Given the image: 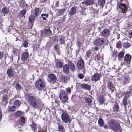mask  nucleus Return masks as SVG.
Masks as SVG:
<instances>
[{
	"instance_id": "864d4df0",
	"label": "nucleus",
	"mask_w": 132,
	"mask_h": 132,
	"mask_svg": "<svg viewBox=\"0 0 132 132\" xmlns=\"http://www.w3.org/2000/svg\"><path fill=\"white\" fill-rule=\"evenodd\" d=\"M86 9L85 8L82 9L80 11V14L82 15H86V14L85 11Z\"/></svg>"
},
{
	"instance_id": "58836bf2",
	"label": "nucleus",
	"mask_w": 132,
	"mask_h": 132,
	"mask_svg": "<svg viewBox=\"0 0 132 132\" xmlns=\"http://www.w3.org/2000/svg\"><path fill=\"white\" fill-rule=\"evenodd\" d=\"M86 102L88 103V104L91 105L92 103V99L89 97L86 98L85 100Z\"/></svg>"
},
{
	"instance_id": "4be33fe9",
	"label": "nucleus",
	"mask_w": 132,
	"mask_h": 132,
	"mask_svg": "<svg viewBox=\"0 0 132 132\" xmlns=\"http://www.w3.org/2000/svg\"><path fill=\"white\" fill-rule=\"evenodd\" d=\"M66 9L65 8L62 9L61 10H59L56 13L57 16H59L62 15L66 11Z\"/></svg>"
},
{
	"instance_id": "5701e85b",
	"label": "nucleus",
	"mask_w": 132,
	"mask_h": 132,
	"mask_svg": "<svg viewBox=\"0 0 132 132\" xmlns=\"http://www.w3.org/2000/svg\"><path fill=\"white\" fill-rule=\"evenodd\" d=\"M26 11L23 10H21L19 14V16L20 18H22L26 13Z\"/></svg>"
},
{
	"instance_id": "72a5a7b5",
	"label": "nucleus",
	"mask_w": 132,
	"mask_h": 132,
	"mask_svg": "<svg viewBox=\"0 0 132 132\" xmlns=\"http://www.w3.org/2000/svg\"><path fill=\"white\" fill-rule=\"evenodd\" d=\"M28 40H26L23 42L22 43V45L25 48H27L28 47Z\"/></svg>"
},
{
	"instance_id": "13d9d810",
	"label": "nucleus",
	"mask_w": 132,
	"mask_h": 132,
	"mask_svg": "<svg viewBox=\"0 0 132 132\" xmlns=\"http://www.w3.org/2000/svg\"><path fill=\"white\" fill-rule=\"evenodd\" d=\"M65 89L68 93H71V91L70 87H68L67 88H65Z\"/></svg>"
},
{
	"instance_id": "0eeeda50",
	"label": "nucleus",
	"mask_w": 132,
	"mask_h": 132,
	"mask_svg": "<svg viewBox=\"0 0 132 132\" xmlns=\"http://www.w3.org/2000/svg\"><path fill=\"white\" fill-rule=\"evenodd\" d=\"M61 118L63 121L66 123L70 122V119L68 114L65 113H63L61 114Z\"/></svg>"
},
{
	"instance_id": "c03bdc74",
	"label": "nucleus",
	"mask_w": 132,
	"mask_h": 132,
	"mask_svg": "<svg viewBox=\"0 0 132 132\" xmlns=\"http://www.w3.org/2000/svg\"><path fill=\"white\" fill-rule=\"evenodd\" d=\"M56 65L57 68H61L63 66L62 63L60 62H57L56 64Z\"/></svg>"
},
{
	"instance_id": "393cba45",
	"label": "nucleus",
	"mask_w": 132,
	"mask_h": 132,
	"mask_svg": "<svg viewBox=\"0 0 132 132\" xmlns=\"http://www.w3.org/2000/svg\"><path fill=\"white\" fill-rule=\"evenodd\" d=\"M68 65L70 67V69L72 71L75 70V66L74 64L71 62H69L68 63Z\"/></svg>"
},
{
	"instance_id": "9b49d317",
	"label": "nucleus",
	"mask_w": 132,
	"mask_h": 132,
	"mask_svg": "<svg viewBox=\"0 0 132 132\" xmlns=\"http://www.w3.org/2000/svg\"><path fill=\"white\" fill-rule=\"evenodd\" d=\"M77 65L79 69H82L84 67V63L83 61L81 60L78 61Z\"/></svg>"
},
{
	"instance_id": "7ed1b4c3",
	"label": "nucleus",
	"mask_w": 132,
	"mask_h": 132,
	"mask_svg": "<svg viewBox=\"0 0 132 132\" xmlns=\"http://www.w3.org/2000/svg\"><path fill=\"white\" fill-rule=\"evenodd\" d=\"M108 125L109 126V128L113 131H118L120 128V126L119 123L113 120H111L109 121Z\"/></svg>"
},
{
	"instance_id": "09e8293b",
	"label": "nucleus",
	"mask_w": 132,
	"mask_h": 132,
	"mask_svg": "<svg viewBox=\"0 0 132 132\" xmlns=\"http://www.w3.org/2000/svg\"><path fill=\"white\" fill-rule=\"evenodd\" d=\"M14 103L15 105L19 106L21 104V102L20 101L17 100L15 101Z\"/></svg>"
},
{
	"instance_id": "4c0bfd02",
	"label": "nucleus",
	"mask_w": 132,
	"mask_h": 132,
	"mask_svg": "<svg viewBox=\"0 0 132 132\" xmlns=\"http://www.w3.org/2000/svg\"><path fill=\"white\" fill-rule=\"evenodd\" d=\"M36 16L34 15H31L29 17V22L31 23L33 22L35 20Z\"/></svg>"
},
{
	"instance_id": "2eb2a0df",
	"label": "nucleus",
	"mask_w": 132,
	"mask_h": 132,
	"mask_svg": "<svg viewBox=\"0 0 132 132\" xmlns=\"http://www.w3.org/2000/svg\"><path fill=\"white\" fill-rule=\"evenodd\" d=\"M29 56L28 53L25 52L23 53L21 56V59L22 61H24L27 60Z\"/></svg>"
},
{
	"instance_id": "6ab92c4d",
	"label": "nucleus",
	"mask_w": 132,
	"mask_h": 132,
	"mask_svg": "<svg viewBox=\"0 0 132 132\" xmlns=\"http://www.w3.org/2000/svg\"><path fill=\"white\" fill-rule=\"evenodd\" d=\"M93 3V0H85L81 3L82 4H85L87 5H91Z\"/></svg>"
},
{
	"instance_id": "f03ea898",
	"label": "nucleus",
	"mask_w": 132,
	"mask_h": 132,
	"mask_svg": "<svg viewBox=\"0 0 132 132\" xmlns=\"http://www.w3.org/2000/svg\"><path fill=\"white\" fill-rule=\"evenodd\" d=\"M36 88L39 91H42L46 87V83L43 80L40 79L35 81Z\"/></svg>"
},
{
	"instance_id": "603ef678",
	"label": "nucleus",
	"mask_w": 132,
	"mask_h": 132,
	"mask_svg": "<svg viewBox=\"0 0 132 132\" xmlns=\"http://www.w3.org/2000/svg\"><path fill=\"white\" fill-rule=\"evenodd\" d=\"M41 16L44 20H45L46 18L48 16V15L47 14H42Z\"/></svg>"
},
{
	"instance_id": "3c124183",
	"label": "nucleus",
	"mask_w": 132,
	"mask_h": 132,
	"mask_svg": "<svg viewBox=\"0 0 132 132\" xmlns=\"http://www.w3.org/2000/svg\"><path fill=\"white\" fill-rule=\"evenodd\" d=\"M122 45L120 41H119L117 42L116 43V47L118 48H120L121 47Z\"/></svg>"
},
{
	"instance_id": "c85d7f7f",
	"label": "nucleus",
	"mask_w": 132,
	"mask_h": 132,
	"mask_svg": "<svg viewBox=\"0 0 132 132\" xmlns=\"http://www.w3.org/2000/svg\"><path fill=\"white\" fill-rule=\"evenodd\" d=\"M129 81V77L128 76H125L124 77L123 79V84L125 85Z\"/></svg>"
},
{
	"instance_id": "69168bd1",
	"label": "nucleus",
	"mask_w": 132,
	"mask_h": 132,
	"mask_svg": "<svg viewBox=\"0 0 132 132\" xmlns=\"http://www.w3.org/2000/svg\"><path fill=\"white\" fill-rule=\"evenodd\" d=\"M104 128H105V129H107L108 128V126L106 125H105L104 126Z\"/></svg>"
},
{
	"instance_id": "a19ab883",
	"label": "nucleus",
	"mask_w": 132,
	"mask_h": 132,
	"mask_svg": "<svg viewBox=\"0 0 132 132\" xmlns=\"http://www.w3.org/2000/svg\"><path fill=\"white\" fill-rule=\"evenodd\" d=\"M128 98L126 97H124L122 100V104L124 106V107H125L127 103Z\"/></svg>"
},
{
	"instance_id": "37998d69",
	"label": "nucleus",
	"mask_w": 132,
	"mask_h": 132,
	"mask_svg": "<svg viewBox=\"0 0 132 132\" xmlns=\"http://www.w3.org/2000/svg\"><path fill=\"white\" fill-rule=\"evenodd\" d=\"M108 86L109 89L111 90L112 89L113 87V84H112L111 82L110 81H109L108 83Z\"/></svg>"
},
{
	"instance_id": "e2e57ef3",
	"label": "nucleus",
	"mask_w": 132,
	"mask_h": 132,
	"mask_svg": "<svg viewBox=\"0 0 132 132\" xmlns=\"http://www.w3.org/2000/svg\"><path fill=\"white\" fill-rule=\"evenodd\" d=\"M54 48L56 49H58L59 48V46L58 45H55L54 46Z\"/></svg>"
},
{
	"instance_id": "a18cd8bd",
	"label": "nucleus",
	"mask_w": 132,
	"mask_h": 132,
	"mask_svg": "<svg viewBox=\"0 0 132 132\" xmlns=\"http://www.w3.org/2000/svg\"><path fill=\"white\" fill-rule=\"evenodd\" d=\"M15 88L17 90L20 91L21 90L22 87L19 84H18L15 85Z\"/></svg>"
},
{
	"instance_id": "1a4fd4ad",
	"label": "nucleus",
	"mask_w": 132,
	"mask_h": 132,
	"mask_svg": "<svg viewBox=\"0 0 132 132\" xmlns=\"http://www.w3.org/2000/svg\"><path fill=\"white\" fill-rule=\"evenodd\" d=\"M104 42V39L99 38L97 39L95 42V44L96 46H100L103 44Z\"/></svg>"
},
{
	"instance_id": "ddd939ff",
	"label": "nucleus",
	"mask_w": 132,
	"mask_h": 132,
	"mask_svg": "<svg viewBox=\"0 0 132 132\" xmlns=\"http://www.w3.org/2000/svg\"><path fill=\"white\" fill-rule=\"evenodd\" d=\"M124 61L127 63L130 62L131 60V56L129 54H126L124 57Z\"/></svg>"
},
{
	"instance_id": "f257e3e1",
	"label": "nucleus",
	"mask_w": 132,
	"mask_h": 132,
	"mask_svg": "<svg viewBox=\"0 0 132 132\" xmlns=\"http://www.w3.org/2000/svg\"><path fill=\"white\" fill-rule=\"evenodd\" d=\"M27 102L28 103L36 109L40 108L42 104L39 100L36 98L32 96H30L28 98Z\"/></svg>"
},
{
	"instance_id": "a878e982",
	"label": "nucleus",
	"mask_w": 132,
	"mask_h": 132,
	"mask_svg": "<svg viewBox=\"0 0 132 132\" xmlns=\"http://www.w3.org/2000/svg\"><path fill=\"white\" fill-rule=\"evenodd\" d=\"M45 34L46 36H49L51 34V31L49 29H46L44 30Z\"/></svg>"
},
{
	"instance_id": "473e14b6",
	"label": "nucleus",
	"mask_w": 132,
	"mask_h": 132,
	"mask_svg": "<svg viewBox=\"0 0 132 132\" xmlns=\"http://www.w3.org/2000/svg\"><path fill=\"white\" fill-rule=\"evenodd\" d=\"M2 12L5 15L8 13L9 12V10L6 7H4L2 10Z\"/></svg>"
},
{
	"instance_id": "9d476101",
	"label": "nucleus",
	"mask_w": 132,
	"mask_h": 132,
	"mask_svg": "<svg viewBox=\"0 0 132 132\" xmlns=\"http://www.w3.org/2000/svg\"><path fill=\"white\" fill-rule=\"evenodd\" d=\"M49 80L50 82L53 84L54 82H55L56 80V78L54 75L53 74H50L48 75Z\"/></svg>"
},
{
	"instance_id": "b1692460",
	"label": "nucleus",
	"mask_w": 132,
	"mask_h": 132,
	"mask_svg": "<svg viewBox=\"0 0 132 132\" xmlns=\"http://www.w3.org/2000/svg\"><path fill=\"white\" fill-rule=\"evenodd\" d=\"M61 81L63 83H66L68 81V78L64 76H62L60 78Z\"/></svg>"
},
{
	"instance_id": "e433bc0d",
	"label": "nucleus",
	"mask_w": 132,
	"mask_h": 132,
	"mask_svg": "<svg viewBox=\"0 0 132 132\" xmlns=\"http://www.w3.org/2000/svg\"><path fill=\"white\" fill-rule=\"evenodd\" d=\"M98 124L100 127H102L104 125V122L102 118H99L98 120Z\"/></svg>"
},
{
	"instance_id": "c9c22d12",
	"label": "nucleus",
	"mask_w": 132,
	"mask_h": 132,
	"mask_svg": "<svg viewBox=\"0 0 132 132\" xmlns=\"http://www.w3.org/2000/svg\"><path fill=\"white\" fill-rule=\"evenodd\" d=\"M131 45L128 42L124 43L123 44V47L125 48H129Z\"/></svg>"
},
{
	"instance_id": "774afa93",
	"label": "nucleus",
	"mask_w": 132,
	"mask_h": 132,
	"mask_svg": "<svg viewBox=\"0 0 132 132\" xmlns=\"http://www.w3.org/2000/svg\"><path fill=\"white\" fill-rule=\"evenodd\" d=\"M98 49V48L97 47H95L94 48V50H95L97 51Z\"/></svg>"
},
{
	"instance_id": "aec40b11",
	"label": "nucleus",
	"mask_w": 132,
	"mask_h": 132,
	"mask_svg": "<svg viewBox=\"0 0 132 132\" xmlns=\"http://www.w3.org/2000/svg\"><path fill=\"white\" fill-rule=\"evenodd\" d=\"M81 86L82 88L86 90H89L91 88L89 85L86 84H81Z\"/></svg>"
},
{
	"instance_id": "4468645a",
	"label": "nucleus",
	"mask_w": 132,
	"mask_h": 132,
	"mask_svg": "<svg viewBox=\"0 0 132 132\" xmlns=\"http://www.w3.org/2000/svg\"><path fill=\"white\" fill-rule=\"evenodd\" d=\"M76 7H72L70 10L69 14L71 16L74 15L76 12Z\"/></svg>"
},
{
	"instance_id": "2f4dec72",
	"label": "nucleus",
	"mask_w": 132,
	"mask_h": 132,
	"mask_svg": "<svg viewBox=\"0 0 132 132\" xmlns=\"http://www.w3.org/2000/svg\"><path fill=\"white\" fill-rule=\"evenodd\" d=\"M119 109V106L117 104H115L113 108V111L114 112H117Z\"/></svg>"
},
{
	"instance_id": "39448f33",
	"label": "nucleus",
	"mask_w": 132,
	"mask_h": 132,
	"mask_svg": "<svg viewBox=\"0 0 132 132\" xmlns=\"http://www.w3.org/2000/svg\"><path fill=\"white\" fill-rule=\"evenodd\" d=\"M60 98L61 101L65 103L67 101L68 95L66 92L63 90H61L60 92Z\"/></svg>"
},
{
	"instance_id": "79ce46f5",
	"label": "nucleus",
	"mask_w": 132,
	"mask_h": 132,
	"mask_svg": "<svg viewBox=\"0 0 132 132\" xmlns=\"http://www.w3.org/2000/svg\"><path fill=\"white\" fill-rule=\"evenodd\" d=\"M31 127L33 131L34 132H35V131L37 129L36 125L35 123H32L31 125Z\"/></svg>"
},
{
	"instance_id": "052dcab7",
	"label": "nucleus",
	"mask_w": 132,
	"mask_h": 132,
	"mask_svg": "<svg viewBox=\"0 0 132 132\" xmlns=\"http://www.w3.org/2000/svg\"><path fill=\"white\" fill-rule=\"evenodd\" d=\"M3 56V53L0 52V60L1 59Z\"/></svg>"
},
{
	"instance_id": "cd10ccee",
	"label": "nucleus",
	"mask_w": 132,
	"mask_h": 132,
	"mask_svg": "<svg viewBox=\"0 0 132 132\" xmlns=\"http://www.w3.org/2000/svg\"><path fill=\"white\" fill-rule=\"evenodd\" d=\"M105 2V0H99L98 5L101 7H103L104 5Z\"/></svg>"
},
{
	"instance_id": "8fccbe9b",
	"label": "nucleus",
	"mask_w": 132,
	"mask_h": 132,
	"mask_svg": "<svg viewBox=\"0 0 132 132\" xmlns=\"http://www.w3.org/2000/svg\"><path fill=\"white\" fill-rule=\"evenodd\" d=\"M99 102L101 103H103L104 101V99L103 97H100L99 98Z\"/></svg>"
},
{
	"instance_id": "f8f14e48",
	"label": "nucleus",
	"mask_w": 132,
	"mask_h": 132,
	"mask_svg": "<svg viewBox=\"0 0 132 132\" xmlns=\"http://www.w3.org/2000/svg\"><path fill=\"white\" fill-rule=\"evenodd\" d=\"M101 78L100 74L96 73L92 76V80L93 81L96 82L99 80Z\"/></svg>"
},
{
	"instance_id": "4d7b16f0",
	"label": "nucleus",
	"mask_w": 132,
	"mask_h": 132,
	"mask_svg": "<svg viewBox=\"0 0 132 132\" xmlns=\"http://www.w3.org/2000/svg\"><path fill=\"white\" fill-rule=\"evenodd\" d=\"M117 54V52L116 51H114L112 54V56H113L116 57Z\"/></svg>"
},
{
	"instance_id": "f3484780",
	"label": "nucleus",
	"mask_w": 132,
	"mask_h": 132,
	"mask_svg": "<svg viewBox=\"0 0 132 132\" xmlns=\"http://www.w3.org/2000/svg\"><path fill=\"white\" fill-rule=\"evenodd\" d=\"M63 71L64 73L67 74L69 72V68L68 65L65 64L63 66Z\"/></svg>"
},
{
	"instance_id": "bb28decb",
	"label": "nucleus",
	"mask_w": 132,
	"mask_h": 132,
	"mask_svg": "<svg viewBox=\"0 0 132 132\" xmlns=\"http://www.w3.org/2000/svg\"><path fill=\"white\" fill-rule=\"evenodd\" d=\"M39 13V9L38 8H36L35 9L33 14L35 15V16L36 17L38 16Z\"/></svg>"
},
{
	"instance_id": "423d86ee",
	"label": "nucleus",
	"mask_w": 132,
	"mask_h": 132,
	"mask_svg": "<svg viewBox=\"0 0 132 132\" xmlns=\"http://www.w3.org/2000/svg\"><path fill=\"white\" fill-rule=\"evenodd\" d=\"M109 35V30L108 29H105L100 32V35L103 38L108 37Z\"/></svg>"
},
{
	"instance_id": "f704fd0d",
	"label": "nucleus",
	"mask_w": 132,
	"mask_h": 132,
	"mask_svg": "<svg viewBox=\"0 0 132 132\" xmlns=\"http://www.w3.org/2000/svg\"><path fill=\"white\" fill-rule=\"evenodd\" d=\"M23 112L20 111H17L15 114V115L17 117H21L23 116Z\"/></svg>"
},
{
	"instance_id": "6e6d98bb",
	"label": "nucleus",
	"mask_w": 132,
	"mask_h": 132,
	"mask_svg": "<svg viewBox=\"0 0 132 132\" xmlns=\"http://www.w3.org/2000/svg\"><path fill=\"white\" fill-rule=\"evenodd\" d=\"M78 77L82 79L84 77V75L83 74L80 73Z\"/></svg>"
},
{
	"instance_id": "338daca9",
	"label": "nucleus",
	"mask_w": 132,
	"mask_h": 132,
	"mask_svg": "<svg viewBox=\"0 0 132 132\" xmlns=\"http://www.w3.org/2000/svg\"><path fill=\"white\" fill-rule=\"evenodd\" d=\"M129 34L130 35H132V30H131L129 31Z\"/></svg>"
},
{
	"instance_id": "de8ad7c7",
	"label": "nucleus",
	"mask_w": 132,
	"mask_h": 132,
	"mask_svg": "<svg viewBox=\"0 0 132 132\" xmlns=\"http://www.w3.org/2000/svg\"><path fill=\"white\" fill-rule=\"evenodd\" d=\"M130 92V90H129L128 91L126 92L124 97H126V98H129V97L131 95Z\"/></svg>"
},
{
	"instance_id": "a211bd4d",
	"label": "nucleus",
	"mask_w": 132,
	"mask_h": 132,
	"mask_svg": "<svg viewBox=\"0 0 132 132\" xmlns=\"http://www.w3.org/2000/svg\"><path fill=\"white\" fill-rule=\"evenodd\" d=\"M7 73L8 76L10 77H12L14 76V73L13 71L11 69H9L7 70Z\"/></svg>"
},
{
	"instance_id": "dca6fc26",
	"label": "nucleus",
	"mask_w": 132,
	"mask_h": 132,
	"mask_svg": "<svg viewBox=\"0 0 132 132\" xmlns=\"http://www.w3.org/2000/svg\"><path fill=\"white\" fill-rule=\"evenodd\" d=\"M57 130L59 132H65L64 128L59 124H58Z\"/></svg>"
},
{
	"instance_id": "bf43d9fd",
	"label": "nucleus",
	"mask_w": 132,
	"mask_h": 132,
	"mask_svg": "<svg viewBox=\"0 0 132 132\" xmlns=\"http://www.w3.org/2000/svg\"><path fill=\"white\" fill-rule=\"evenodd\" d=\"M38 45H35L34 47V49L35 50H36L38 49Z\"/></svg>"
},
{
	"instance_id": "0e129e2a",
	"label": "nucleus",
	"mask_w": 132,
	"mask_h": 132,
	"mask_svg": "<svg viewBox=\"0 0 132 132\" xmlns=\"http://www.w3.org/2000/svg\"><path fill=\"white\" fill-rule=\"evenodd\" d=\"M2 118V113L0 111V121H1Z\"/></svg>"
},
{
	"instance_id": "6e6552de",
	"label": "nucleus",
	"mask_w": 132,
	"mask_h": 132,
	"mask_svg": "<svg viewBox=\"0 0 132 132\" xmlns=\"http://www.w3.org/2000/svg\"><path fill=\"white\" fill-rule=\"evenodd\" d=\"M119 8L124 13L127 10V7L124 4L120 2L118 4Z\"/></svg>"
},
{
	"instance_id": "412c9836",
	"label": "nucleus",
	"mask_w": 132,
	"mask_h": 132,
	"mask_svg": "<svg viewBox=\"0 0 132 132\" xmlns=\"http://www.w3.org/2000/svg\"><path fill=\"white\" fill-rule=\"evenodd\" d=\"M59 42L60 44H63L64 42V37L63 35L60 36L59 38Z\"/></svg>"
},
{
	"instance_id": "20e7f679",
	"label": "nucleus",
	"mask_w": 132,
	"mask_h": 132,
	"mask_svg": "<svg viewBox=\"0 0 132 132\" xmlns=\"http://www.w3.org/2000/svg\"><path fill=\"white\" fill-rule=\"evenodd\" d=\"M0 91L2 93L4 94H6L7 93L6 89H1ZM3 95L1 104L3 106H5L7 104V100L9 98V97L8 95L5 94H3Z\"/></svg>"
},
{
	"instance_id": "49530a36",
	"label": "nucleus",
	"mask_w": 132,
	"mask_h": 132,
	"mask_svg": "<svg viewBox=\"0 0 132 132\" xmlns=\"http://www.w3.org/2000/svg\"><path fill=\"white\" fill-rule=\"evenodd\" d=\"M16 108L14 106H12L9 107L8 108L10 112H13L15 111V110Z\"/></svg>"
},
{
	"instance_id": "c756f323",
	"label": "nucleus",
	"mask_w": 132,
	"mask_h": 132,
	"mask_svg": "<svg viewBox=\"0 0 132 132\" xmlns=\"http://www.w3.org/2000/svg\"><path fill=\"white\" fill-rule=\"evenodd\" d=\"M92 53L90 50L87 51L86 52L85 55V57L86 59H87L89 58Z\"/></svg>"
},
{
	"instance_id": "7c9ffc66",
	"label": "nucleus",
	"mask_w": 132,
	"mask_h": 132,
	"mask_svg": "<svg viewBox=\"0 0 132 132\" xmlns=\"http://www.w3.org/2000/svg\"><path fill=\"white\" fill-rule=\"evenodd\" d=\"M20 124V125L23 126L25 123V118L24 117H22L19 120Z\"/></svg>"
},
{
	"instance_id": "ea45409f",
	"label": "nucleus",
	"mask_w": 132,
	"mask_h": 132,
	"mask_svg": "<svg viewBox=\"0 0 132 132\" xmlns=\"http://www.w3.org/2000/svg\"><path fill=\"white\" fill-rule=\"evenodd\" d=\"M124 52L122 51L120 52L118 55V58L119 59H122L124 54Z\"/></svg>"
},
{
	"instance_id": "5fc2aeb1",
	"label": "nucleus",
	"mask_w": 132,
	"mask_h": 132,
	"mask_svg": "<svg viewBox=\"0 0 132 132\" xmlns=\"http://www.w3.org/2000/svg\"><path fill=\"white\" fill-rule=\"evenodd\" d=\"M12 27L11 26H9V28L7 29V31L8 32H11V30H12Z\"/></svg>"
},
{
	"instance_id": "680f3d73",
	"label": "nucleus",
	"mask_w": 132,
	"mask_h": 132,
	"mask_svg": "<svg viewBox=\"0 0 132 132\" xmlns=\"http://www.w3.org/2000/svg\"><path fill=\"white\" fill-rule=\"evenodd\" d=\"M81 43L79 42H78L77 43V45L78 46V47H80V45L81 44Z\"/></svg>"
}]
</instances>
